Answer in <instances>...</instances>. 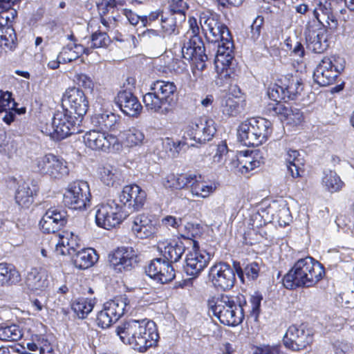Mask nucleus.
<instances>
[{"mask_svg": "<svg viewBox=\"0 0 354 354\" xmlns=\"http://www.w3.org/2000/svg\"><path fill=\"white\" fill-rule=\"evenodd\" d=\"M188 24L189 29L185 35L188 41H185L182 47L183 58L193 61L200 70L205 68L208 56L200 37L202 32L207 41L217 44L214 58L216 69L221 71V76L230 77L234 43L228 28L221 21L220 16L215 12L205 11L200 14L199 21L192 17L189 18Z\"/></svg>", "mask_w": 354, "mask_h": 354, "instance_id": "1", "label": "nucleus"}, {"mask_svg": "<svg viewBox=\"0 0 354 354\" xmlns=\"http://www.w3.org/2000/svg\"><path fill=\"white\" fill-rule=\"evenodd\" d=\"M116 333L124 343L140 352L155 346L159 337L155 323L147 319H130L118 326Z\"/></svg>", "mask_w": 354, "mask_h": 354, "instance_id": "2", "label": "nucleus"}, {"mask_svg": "<svg viewBox=\"0 0 354 354\" xmlns=\"http://www.w3.org/2000/svg\"><path fill=\"white\" fill-rule=\"evenodd\" d=\"M324 274L323 266L313 258L307 257L299 259L283 278V284L293 290L299 287H312Z\"/></svg>", "mask_w": 354, "mask_h": 354, "instance_id": "3", "label": "nucleus"}, {"mask_svg": "<svg viewBox=\"0 0 354 354\" xmlns=\"http://www.w3.org/2000/svg\"><path fill=\"white\" fill-rule=\"evenodd\" d=\"M176 97L177 87L174 82L157 80L151 84L142 101L149 112L165 115L174 107Z\"/></svg>", "mask_w": 354, "mask_h": 354, "instance_id": "4", "label": "nucleus"}, {"mask_svg": "<svg viewBox=\"0 0 354 354\" xmlns=\"http://www.w3.org/2000/svg\"><path fill=\"white\" fill-rule=\"evenodd\" d=\"M209 308L219 321L227 326H237L243 319L242 308L233 297L227 295L214 296L208 299Z\"/></svg>", "mask_w": 354, "mask_h": 354, "instance_id": "5", "label": "nucleus"}, {"mask_svg": "<svg viewBox=\"0 0 354 354\" xmlns=\"http://www.w3.org/2000/svg\"><path fill=\"white\" fill-rule=\"evenodd\" d=\"M81 120L62 112L54 114L50 124H47L45 133L55 140H60L80 131Z\"/></svg>", "mask_w": 354, "mask_h": 354, "instance_id": "6", "label": "nucleus"}, {"mask_svg": "<svg viewBox=\"0 0 354 354\" xmlns=\"http://www.w3.org/2000/svg\"><path fill=\"white\" fill-rule=\"evenodd\" d=\"M128 216V211L115 201H109L97 206L95 222L97 226L110 230L121 223Z\"/></svg>", "mask_w": 354, "mask_h": 354, "instance_id": "7", "label": "nucleus"}, {"mask_svg": "<svg viewBox=\"0 0 354 354\" xmlns=\"http://www.w3.org/2000/svg\"><path fill=\"white\" fill-rule=\"evenodd\" d=\"M91 192L86 181H75L68 185L63 197V203L73 209L82 210L90 205Z\"/></svg>", "mask_w": 354, "mask_h": 354, "instance_id": "8", "label": "nucleus"}, {"mask_svg": "<svg viewBox=\"0 0 354 354\" xmlns=\"http://www.w3.org/2000/svg\"><path fill=\"white\" fill-rule=\"evenodd\" d=\"M33 166L36 171L53 178H61L68 174L66 162L52 153L36 158Z\"/></svg>", "mask_w": 354, "mask_h": 354, "instance_id": "9", "label": "nucleus"}, {"mask_svg": "<svg viewBox=\"0 0 354 354\" xmlns=\"http://www.w3.org/2000/svg\"><path fill=\"white\" fill-rule=\"evenodd\" d=\"M308 47L315 53H322L328 46L326 25L317 21H308L304 31Z\"/></svg>", "mask_w": 354, "mask_h": 354, "instance_id": "10", "label": "nucleus"}, {"mask_svg": "<svg viewBox=\"0 0 354 354\" xmlns=\"http://www.w3.org/2000/svg\"><path fill=\"white\" fill-rule=\"evenodd\" d=\"M85 145L92 150L109 152L119 150L120 145L116 136L103 131L91 130L83 137Z\"/></svg>", "mask_w": 354, "mask_h": 354, "instance_id": "11", "label": "nucleus"}, {"mask_svg": "<svg viewBox=\"0 0 354 354\" xmlns=\"http://www.w3.org/2000/svg\"><path fill=\"white\" fill-rule=\"evenodd\" d=\"M62 105L66 112L74 118H78L81 120L86 113L88 108V102L84 93L78 88H68L62 97Z\"/></svg>", "mask_w": 354, "mask_h": 354, "instance_id": "12", "label": "nucleus"}, {"mask_svg": "<svg viewBox=\"0 0 354 354\" xmlns=\"http://www.w3.org/2000/svg\"><path fill=\"white\" fill-rule=\"evenodd\" d=\"M214 122L207 118H196L186 127L185 134L198 143H205L212 140L216 133Z\"/></svg>", "mask_w": 354, "mask_h": 354, "instance_id": "13", "label": "nucleus"}, {"mask_svg": "<svg viewBox=\"0 0 354 354\" xmlns=\"http://www.w3.org/2000/svg\"><path fill=\"white\" fill-rule=\"evenodd\" d=\"M147 194L145 190L137 185H126L119 195L118 203L122 210L130 212L142 208L146 201Z\"/></svg>", "mask_w": 354, "mask_h": 354, "instance_id": "14", "label": "nucleus"}, {"mask_svg": "<svg viewBox=\"0 0 354 354\" xmlns=\"http://www.w3.org/2000/svg\"><path fill=\"white\" fill-rule=\"evenodd\" d=\"M209 278L214 287L223 290L231 289L236 281L234 269L223 262L216 263L210 268Z\"/></svg>", "mask_w": 354, "mask_h": 354, "instance_id": "15", "label": "nucleus"}, {"mask_svg": "<svg viewBox=\"0 0 354 354\" xmlns=\"http://www.w3.org/2000/svg\"><path fill=\"white\" fill-rule=\"evenodd\" d=\"M284 346L294 351L306 348L313 342V335L310 330H306L303 326H290L284 337Z\"/></svg>", "mask_w": 354, "mask_h": 354, "instance_id": "16", "label": "nucleus"}, {"mask_svg": "<svg viewBox=\"0 0 354 354\" xmlns=\"http://www.w3.org/2000/svg\"><path fill=\"white\" fill-rule=\"evenodd\" d=\"M210 259L211 254L197 248L194 242L192 250L186 256L185 271L188 275L196 277L207 267Z\"/></svg>", "mask_w": 354, "mask_h": 354, "instance_id": "17", "label": "nucleus"}, {"mask_svg": "<svg viewBox=\"0 0 354 354\" xmlns=\"http://www.w3.org/2000/svg\"><path fill=\"white\" fill-rule=\"evenodd\" d=\"M109 261L115 270H131L138 263L136 251L131 247H121L109 255Z\"/></svg>", "mask_w": 354, "mask_h": 354, "instance_id": "18", "label": "nucleus"}, {"mask_svg": "<svg viewBox=\"0 0 354 354\" xmlns=\"http://www.w3.org/2000/svg\"><path fill=\"white\" fill-rule=\"evenodd\" d=\"M147 275L161 283L171 281L176 276L171 263L160 258L153 259L146 268Z\"/></svg>", "mask_w": 354, "mask_h": 354, "instance_id": "19", "label": "nucleus"}, {"mask_svg": "<svg viewBox=\"0 0 354 354\" xmlns=\"http://www.w3.org/2000/svg\"><path fill=\"white\" fill-rule=\"evenodd\" d=\"M66 212L57 208L48 209L41 218L39 225L44 233H55L66 223Z\"/></svg>", "mask_w": 354, "mask_h": 354, "instance_id": "20", "label": "nucleus"}, {"mask_svg": "<svg viewBox=\"0 0 354 354\" xmlns=\"http://www.w3.org/2000/svg\"><path fill=\"white\" fill-rule=\"evenodd\" d=\"M116 103L121 111L130 117H138L142 110V106L137 97L127 90L120 91L118 93Z\"/></svg>", "mask_w": 354, "mask_h": 354, "instance_id": "21", "label": "nucleus"}, {"mask_svg": "<svg viewBox=\"0 0 354 354\" xmlns=\"http://www.w3.org/2000/svg\"><path fill=\"white\" fill-rule=\"evenodd\" d=\"M55 252L57 254L73 256L80 247L78 236L71 232H63L55 236Z\"/></svg>", "mask_w": 354, "mask_h": 354, "instance_id": "22", "label": "nucleus"}, {"mask_svg": "<svg viewBox=\"0 0 354 354\" xmlns=\"http://www.w3.org/2000/svg\"><path fill=\"white\" fill-rule=\"evenodd\" d=\"M25 283L33 292L44 290L49 283L46 272L41 268H32L26 277Z\"/></svg>", "mask_w": 354, "mask_h": 354, "instance_id": "23", "label": "nucleus"}, {"mask_svg": "<svg viewBox=\"0 0 354 354\" xmlns=\"http://www.w3.org/2000/svg\"><path fill=\"white\" fill-rule=\"evenodd\" d=\"M192 180H190L189 189L193 196L203 198H207L214 194L217 189L218 184L216 182H204L201 180V176L195 174H192Z\"/></svg>", "mask_w": 354, "mask_h": 354, "instance_id": "24", "label": "nucleus"}, {"mask_svg": "<svg viewBox=\"0 0 354 354\" xmlns=\"http://www.w3.org/2000/svg\"><path fill=\"white\" fill-rule=\"evenodd\" d=\"M313 18L308 21H317L319 24L330 26V21L335 25L337 21L333 14L331 4L328 0H316V6L312 10Z\"/></svg>", "mask_w": 354, "mask_h": 354, "instance_id": "25", "label": "nucleus"}, {"mask_svg": "<svg viewBox=\"0 0 354 354\" xmlns=\"http://www.w3.org/2000/svg\"><path fill=\"white\" fill-rule=\"evenodd\" d=\"M131 230L138 238L146 239L152 236L156 229L149 216L142 214L134 217Z\"/></svg>", "mask_w": 354, "mask_h": 354, "instance_id": "26", "label": "nucleus"}, {"mask_svg": "<svg viewBox=\"0 0 354 354\" xmlns=\"http://www.w3.org/2000/svg\"><path fill=\"white\" fill-rule=\"evenodd\" d=\"M185 14L170 12L165 16L161 15V28L165 35L170 36L179 33V26L185 21Z\"/></svg>", "mask_w": 354, "mask_h": 354, "instance_id": "27", "label": "nucleus"}, {"mask_svg": "<svg viewBox=\"0 0 354 354\" xmlns=\"http://www.w3.org/2000/svg\"><path fill=\"white\" fill-rule=\"evenodd\" d=\"M119 120L120 116L109 111L96 113L92 118V122L103 131L116 129Z\"/></svg>", "mask_w": 354, "mask_h": 354, "instance_id": "28", "label": "nucleus"}, {"mask_svg": "<svg viewBox=\"0 0 354 354\" xmlns=\"http://www.w3.org/2000/svg\"><path fill=\"white\" fill-rule=\"evenodd\" d=\"M192 174H167L162 181L165 188L171 189H183L189 187L190 180L193 179Z\"/></svg>", "mask_w": 354, "mask_h": 354, "instance_id": "29", "label": "nucleus"}, {"mask_svg": "<svg viewBox=\"0 0 354 354\" xmlns=\"http://www.w3.org/2000/svg\"><path fill=\"white\" fill-rule=\"evenodd\" d=\"M72 257L75 266L82 270L91 267L97 261V254L91 248L75 252Z\"/></svg>", "mask_w": 354, "mask_h": 354, "instance_id": "30", "label": "nucleus"}, {"mask_svg": "<svg viewBox=\"0 0 354 354\" xmlns=\"http://www.w3.org/2000/svg\"><path fill=\"white\" fill-rule=\"evenodd\" d=\"M240 172L247 174L254 169L259 167L263 161L260 159L257 151H240Z\"/></svg>", "mask_w": 354, "mask_h": 354, "instance_id": "31", "label": "nucleus"}, {"mask_svg": "<svg viewBox=\"0 0 354 354\" xmlns=\"http://www.w3.org/2000/svg\"><path fill=\"white\" fill-rule=\"evenodd\" d=\"M238 137L239 140L245 146L257 147L260 145V141H258L255 136V133L250 119L243 122L239 125Z\"/></svg>", "mask_w": 354, "mask_h": 354, "instance_id": "32", "label": "nucleus"}, {"mask_svg": "<svg viewBox=\"0 0 354 354\" xmlns=\"http://www.w3.org/2000/svg\"><path fill=\"white\" fill-rule=\"evenodd\" d=\"M21 281V275L14 266L6 263H0V286H11Z\"/></svg>", "mask_w": 354, "mask_h": 354, "instance_id": "33", "label": "nucleus"}, {"mask_svg": "<svg viewBox=\"0 0 354 354\" xmlns=\"http://www.w3.org/2000/svg\"><path fill=\"white\" fill-rule=\"evenodd\" d=\"M284 159L288 173L292 178L299 176L300 167L304 165V158L299 151L289 149L286 151Z\"/></svg>", "mask_w": 354, "mask_h": 354, "instance_id": "34", "label": "nucleus"}, {"mask_svg": "<svg viewBox=\"0 0 354 354\" xmlns=\"http://www.w3.org/2000/svg\"><path fill=\"white\" fill-rule=\"evenodd\" d=\"M241 102L242 100L240 97L227 94L221 100V111L228 117L236 116L241 111Z\"/></svg>", "mask_w": 354, "mask_h": 354, "instance_id": "35", "label": "nucleus"}, {"mask_svg": "<svg viewBox=\"0 0 354 354\" xmlns=\"http://www.w3.org/2000/svg\"><path fill=\"white\" fill-rule=\"evenodd\" d=\"M128 306L129 300L125 295L115 297L104 304L106 310L111 315V317L113 316V319H117V321L124 315Z\"/></svg>", "mask_w": 354, "mask_h": 354, "instance_id": "36", "label": "nucleus"}, {"mask_svg": "<svg viewBox=\"0 0 354 354\" xmlns=\"http://www.w3.org/2000/svg\"><path fill=\"white\" fill-rule=\"evenodd\" d=\"M250 121L254 129L255 136L260 145L265 142L272 133L271 122L265 118H250Z\"/></svg>", "mask_w": 354, "mask_h": 354, "instance_id": "37", "label": "nucleus"}, {"mask_svg": "<svg viewBox=\"0 0 354 354\" xmlns=\"http://www.w3.org/2000/svg\"><path fill=\"white\" fill-rule=\"evenodd\" d=\"M17 46V35L12 26H3L1 21L0 26V53L3 47L8 50H13Z\"/></svg>", "mask_w": 354, "mask_h": 354, "instance_id": "38", "label": "nucleus"}, {"mask_svg": "<svg viewBox=\"0 0 354 354\" xmlns=\"http://www.w3.org/2000/svg\"><path fill=\"white\" fill-rule=\"evenodd\" d=\"M98 176L104 184L110 186L119 178L120 171L115 166L105 163L99 167Z\"/></svg>", "mask_w": 354, "mask_h": 354, "instance_id": "39", "label": "nucleus"}, {"mask_svg": "<svg viewBox=\"0 0 354 354\" xmlns=\"http://www.w3.org/2000/svg\"><path fill=\"white\" fill-rule=\"evenodd\" d=\"M159 248L167 261L170 263L177 262L185 252V246L181 241L177 242L175 244L169 243L165 245L163 250L160 245H159Z\"/></svg>", "mask_w": 354, "mask_h": 354, "instance_id": "40", "label": "nucleus"}, {"mask_svg": "<svg viewBox=\"0 0 354 354\" xmlns=\"http://www.w3.org/2000/svg\"><path fill=\"white\" fill-rule=\"evenodd\" d=\"M15 199L16 203L22 207H28L32 203V192L26 183L19 185L16 190Z\"/></svg>", "mask_w": 354, "mask_h": 354, "instance_id": "41", "label": "nucleus"}, {"mask_svg": "<svg viewBox=\"0 0 354 354\" xmlns=\"http://www.w3.org/2000/svg\"><path fill=\"white\" fill-rule=\"evenodd\" d=\"M285 87L287 100H293L295 96L303 90L301 80L297 77H286L283 80Z\"/></svg>", "mask_w": 354, "mask_h": 354, "instance_id": "42", "label": "nucleus"}, {"mask_svg": "<svg viewBox=\"0 0 354 354\" xmlns=\"http://www.w3.org/2000/svg\"><path fill=\"white\" fill-rule=\"evenodd\" d=\"M339 74L337 73L335 70L327 71L326 68H321L317 66L316 70L314 72V80L315 81L322 86H326L333 84L335 79Z\"/></svg>", "mask_w": 354, "mask_h": 354, "instance_id": "43", "label": "nucleus"}, {"mask_svg": "<svg viewBox=\"0 0 354 354\" xmlns=\"http://www.w3.org/2000/svg\"><path fill=\"white\" fill-rule=\"evenodd\" d=\"M317 66L323 69L326 68L327 71L335 70L337 73L340 74L345 67V61L339 56L324 57Z\"/></svg>", "mask_w": 354, "mask_h": 354, "instance_id": "44", "label": "nucleus"}, {"mask_svg": "<svg viewBox=\"0 0 354 354\" xmlns=\"http://www.w3.org/2000/svg\"><path fill=\"white\" fill-rule=\"evenodd\" d=\"M93 306L92 300L78 298L73 302L71 308L79 318L84 319L92 311Z\"/></svg>", "mask_w": 354, "mask_h": 354, "instance_id": "45", "label": "nucleus"}, {"mask_svg": "<svg viewBox=\"0 0 354 354\" xmlns=\"http://www.w3.org/2000/svg\"><path fill=\"white\" fill-rule=\"evenodd\" d=\"M23 336L22 330L16 324L0 326V339L3 341H17Z\"/></svg>", "mask_w": 354, "mask_h": 354, "instance_id": "46", "label": "nucleus"}, {"mask_svg": "<svg viewBox=\"0 0 354 354\" xmlns=\"http://www.w3.org/2000/svg\"><path fill=\"white\" fill-rule=\"evenodd\" d=\"M163 145L172 158L178 157L182 151H185L189 147V145L185 141L174 140L169 138H165Z\"/></svg>", "mask_w": 354, "mask_h": 354, "instance_id": "47", "label": "nucleus"}, {"mask_svg": "<svg viewBox=\"0 0 354 354\" xmlns=\"http://www.w3.org/2000/svg\"><path fill=\"white\" fill-rule=\"evenodd\" d=\"M123 136L125 144L129 147L140 146L145 142L144 133L136 128H131L125 131L123 133Z\"/></svg>", "mask_w": 354, "mask_h": 354, "instance_id": "48", "label": "nucleus"}, {"mask_svg": "<svg viewBox=\"0 0 354 354\" xmlns=\"http://www.w3.org/2000/svg\"><path fill=\"white\" fill-rule=\"evenodd\" d=\"M322 182L326 189L331 193L339 191L343 186L340 178L332 171L325 173Z\"/></svg>", "mask_w": 354, "mask_h": 354, "instance_id": "49", "label": "nucleus"}, {"mask_svg": "<svg viewBox=\"0 0 354 354\" xmlns=\"http://www.w3.org/2000/svg\"><path fill=\"white\" fill-rule=\"evenodd\" d=\"M234 270L236 272L238 277L241 281H243L244 274L251 279H256L259 276V268L258 263L253 262L247 265L244 270L241 268L239 263H234Z\"/></svg>", "mask_w": 354, "mask_h": 354, "instance_id": "50", "label": "nucleus"}, {"mask_svg": "<svg viewBox=\"0 0 354 354\" xmlns=\"http://www.w3.org/2000/svg\"><path fill=\"white\" fill-rule=\"evenodd\" d=\"M281 84H274L270 86L268 90V95L273 102H279L281 100H286L287 96L283 81H280Z\"/></svg>", "mask_w": 354, "mask_h": 354, "instance_id": "51", "label": "nucleus"}, {"mask_svg": "<svg viewBox=\"0 0 354 354\" xmlns=\"http://www.w3.org/2000/svg\"><path fill=\"white\" fill-rule=\"evenodd\" d=\"M268 111L273 115H279L281 120H285L291 111V106L288 104L281 103V101L272 102L268 105Z\"/></svg>", "mask_w": 354, "mask_h": 354, "instance_id": "52", "label": "nucleus"}, {"mask_svg": "<svg viewBox=\"0 0 354 354\" xmlns=\"http://www.w3.org/2000/svg\"><path fill=\"white\" fill-rule=\"evenodd\" d=\"M110 42L109 37L105 32H95L91 37L88 44H90L91 49L95 48L106 47Z\"/></svg>", "mask_w": 354, "mask_h": 354, "instance_id": "53", "label": "nucleus"}, {"mask_svg": "<svg viewBox=\"0 0 354 354\" xmlns=\"http://www.w3.org/2000/svg\"><path fill=\"white\" fill-rule=\"evenodd\" d=\"M227 144L222 142L216 148V152L212 156V162L214 164L224 165L230 154Z\"/></svg>", "mask_w": 354, "mask_h": 354, "instance_id": "54", "label": "nucleus"}, {"mask_svg": "<svg viewBox=\"0 0 354 354\" xmlns=\"http://www.w3.org/2000/svg\"><path fill=\"white\" fill-rule=\"evenodd\" d=\"M286 45L292 56L298 57L299 59H301L304 57L305 54L304 48L297 39H288L286 41Z\"/></svg>", "mask_w": 354, "mask_h": 354, "instance_id": "55", "label": "nucleus"}, {"mask_svg": "<svg viewBox=\"0 0 354 354\" xmlns=\"http://www.w3.org/2000/svg\"><path fill=\"white\" fill-rule=\"evenodd\" d=\"M111 315L106 310V308H104L100 311L97 314L96 318V323L99 327L102 328H107L110 327L113 323L115 322L117 319H113V316L111 317Z\"/></svg>", "mask_w": 354, "mask_h": 354, "instance_id": "56", "label": "nucleus"}, {"mask_svg": "<svg viewBox=\"0 0 354 354\" xmlns=\"http://www.w3.org/2000/svg\"><path fill=\"white\" fill-rule=\"evenodd\" d=\"M17 106V103L12 98V93L9 91L0 90V112Z\"/></svg>", "mask_w": 354, "mask_h": 354, "instance_id": "57", "label": "nucleus"}, {"mask_svg": "<svg viewBox=\"0 0 354 354\" xmlns=\"http://www.w3.org/2000/svg\"><path fill=\"white\" fill-rule=\"evenodd\" d=\"M185 234L183 236L192 239L199 236L201 234V227L198 223H187L184 227Z\"/></svg>", "mask_w": 354, "mask_h": 354, "instance_id": "58", "label": "nucleus"}, {"mask_svg": "<svg viewBox=\"0 0 354 354\" xmlns=\"http://www.w3.org/2000/svg\"><path fill=\"white\" fill-rule=\"evenodd\" d=\"M59 59L65 64L77 59V57L73 51V46L69 44L62 48L61 52L59 53Z\"/></svg>", "mask_w": 354, "mask_h": 354, "instance_id": "59", "label": "nucleus"}, {"mask_svg": "<svg viewBox=\"0 0 354 354\" xmlns=\"http://www.w3.org/2000/svg\"><path fill=\"white\" fill-rule=\"evenodd\" d=\"M4 112V115L2 117L3 121L10 125L12 122H14L15 119L16 114L18 115H22L26 113V108L21 107V108H12L8 110L3 111Z\"/></svg>", "mask_w": 354, "mask_h": 354, "instance_id": "60", "label": "nucleus"}, {"mask_svg": "<svg viewBox=\"0 0 354 354\" xmlns=\"http://www.w3.org/2000/svg\"><path fill=\"white\" fill-rule=\"evenodd\" d=\"M74 81L76 84L86 89L92 90L93 88V82L92 79L84 73H77L75 75Z\"/></svg>", "mask_w": 354, "mask_h": 354, "instance_id": "61", "label": "nucleus"}, {"mask_svg": "<svg viewBox=\"0 0 354 354\" xmlns=\"http://www.w3.org/2000/svg\"><path fill=\"white\" fill-rule=\"evenodd\" d=\"M263 24V18L259 16L254 20L252 24L251 25L250 38L254 41H257L259 38Z\"/></svg>", "mask_w": 354, "mask_h": 354, "instance_id": "62", "label": "nucleus"}, {"mask_svg": "<svg viewBox=\"0 0 354 354\" xmlns=\"http://www.w3.org/2000/svg\"><path fill=\"white\" fill-rule=\"evenodd\" d=\"M284 120H286L288 124L293 125L299 124L303 120V113L299 109L291 107V111L288 113V117Z\"/></svg>", "mask_w": 354, "mask_h": 354, "instance_id": "63", "label": "nucleus"}, {"mask_svg": "<svg viewBox=\"0 0 354 354\" xmlns=\"http://www.w3.org/2000/svg\"><path fill=\"white\" fill-rule=\"evenodd\" d=\"M224 165L227 169L231 170L237 169L240 171V152L237 155L234 154L233 152H230Z\"/></svg>", "mask_w": 354, "mask_h": 354, "instance_id": "64", "label": "nucleus"}]
</instances>
